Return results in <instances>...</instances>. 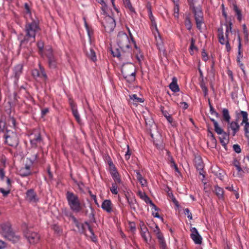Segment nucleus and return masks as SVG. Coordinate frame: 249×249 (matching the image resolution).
Instances as JSON below:
<instances>
[{
	"instance_id": "obj_1",
	"label": "nucleus",
	"mask_w": 249,
	"mask_h": 249,
	"mask_svg": "<svg viewBox=\"0 0 249 249\" xmlns=\"http://www.w3.org/2000/svg\"><path fill=\"white\" fill-rule=\"evenodd\" d=\"M24 6L25 9L24 16L27 20L25 26L26 37L31 39V42H33L35 41L36 34L40 30L39 21L32 17L31 10L27 3H25Z\"/></svg>"
},
{
	"instance_id": "obj_2",
	"label": "nucleus",
	"mask_w": 249,
	"mask_h": 249,
	"mask_svg": "<svg viewBox=\"0 0 249 249\" xmlns=\"http://www.w3.org/2000/svg\"><path fill=\"white\" fill-rule=\"evenodd\" d=\"M129 34L131 36V40L126 33L120 32L117 36L116 43L124 53H126L128 56H131V43L135 45L136 48H137V46L130 32Z\"/></svg>"
},
{
	"instance_id": "obj_3",
	"label": "nucleus",
	"mask_w": 249,
	"mask_h": 249,
	"mask_svg": "<svg viewBox=\"0 0 249 249\" xmlns=\"http://www.w3.org/2000/svg\"><path fill=\"white\" fill-rule=\"evenodd\" d=\"M231 23H230L229 25L226 24V29L224 35L223 29L220 28L218 29V37L219 43L222 45H225L226 49L229 52L231 50V47L229 43L230 34H232Z\"/></svg>"
},
{
	"instance_id": "obj_4",
	"label": "nucleus",
	"mask_w": 249,
	"mask_h": 249,
	"mask_svg": "<svg viewBox=\"0 0 249 249\" xmlns=\"http://www.w3.org/2000/svg\"><path fill=\"white\" fill-rule=\"evenodd\" d=\"M66 198L71 211L75 213H78L82 210V206L77 195L68 191L66 193Z\"/></svg>"
},
{
	"instance_id": "obj_5",
	"label": "nucleus",
	"mask_w": 249,
	"mask_h": 249,
	"mask_svg": "<svg viewBox=\"0 0 249 249\" xmlns=\"http://www.w3.org/2000/svg\"><path fill=\"white\" fill-rule=\"evenodd\" d=\"M122 73L124 78L128 83H132L135 80L136 69L132 63L124 64L122 68Z\"/></svg>"
},
{
	"instance_id": "obj_6",
	"label": "nucleus",
	"mask_w": 249,
	"mask_h": 249,
	"mask_svg": "<svg viewBox=\"0 0 249 249\" xmlns=\"http://www.w3.org/2000/svg\"><path fill=\"white\" fill-rule=\"evenodd\" d=\"M71 218L75 224V225L77 227L78 231L80 233H84L86 232L87 229H88L89 232L90 233L91 236L90 238H91L93 242H96L97 241V238L96 236H95L94 232L90 227L89 224L86 222L84 223H81L78 222V220L76 219V218L73 216H71Z\"/></svg>"
},
{
	"instance_id": "obj_7",
	"label": "nucleus",
	"mask_w": 249,
	"mask_h": 249,
	"mask_svg": "<svg viewBox=\"0 0 249 249\" xmlns=\"http://www.w3.org/2000/svg\"><path fill=\"white\" fill-rule=\"evenodd\" d=\"M190 6L193 8V12L195 15L197 28L199 30L201 29L202 25L203 24V14L200 6L195 7L193 1L189 0Z\"/></svg>"
},
{
	"instance_id": "obj_8",
	"label": "nucleus",
	"mask_w": 249,
	"mask_h": 249,
	"mask_svg": "<svg viewBox=\"0 0 249 249\" xmlns=\"http://www.w3.org/2000/svg\"><path fill=\"white\" fill-rule=\"evenodd\" d=\"M5 142L9 146L16 147L18 143V138L16 132L7 130L5 135Z\"/></svg>"
},
{
	"instance_id": "obj_9",
	"label": "nucleus",
	"mask_w": 249,
	"mask_h": 249,
	"mask_svg": "<svg viewBox=\"0 0 249 249\" xmlns=\"http://www.w3.org/2000/svg\"><path fill=\"white\" fill-rule=\"evenodd\" d=\"M107 163L109 166V172L114 180V181L118 184L121 183V179L120 177L119 173L118 172L116 168L115 167L114 164H113L111 159L110 158H108L107 160Z\"/></svg>"
},
{
	"instance_id": "obj_10",
	"label": "nucleus",
	"mask_w": 249,
	"mask_h": 249,
	"mask_svg": "<svg viewBox=\"0 0 249 249\" xmlns=\"http://www.w3.org/2000/svg\"><path fill=\"white\" fill-rule=\"evenodd\" d=\"M106 14L104 20L103 22V26L107 32H109L112 31L116 26L115 19L111 16Z\"/></svg>"
},
{
	"instance_id": "obj_11",
	"label": "nucleus",
	"mask_w": 249,
	"mask_h": 249,
	"mask_svg": "<svg viewBox=\"0 0 249 249\" xmlns=\"http://www.w3.org/2000/svg\"><path fill=\"white\" fill-rule=\"evenodd\" d=\"M24 236L31 244L37 243L40 239V236L37 232L30 230H27L24 231Z\"/></svg>"
},
{
	"instance_id": "obj_12",
	"label": "nucleus",
	"mask_w": 249,
	"mask_h": 249,
	"mask_svg": "<svg viewBox=\"0 0 249 249\" xmlns=\"http://www.w3.org/2000/svg\"><path fill=\"white\" fill-rule=\"evenodd\" d=\"M33 164V161L27 158V160L24 166L18 170V174L21 177H27L31 175V167Z\"/></svg>"
},
{
	"instance_id": "obj_13",
	"label": "nucleus",
	"mask_w": 249,
	"mask_h": 249,
	"mask_svg": "<svg viewBox=\"0 0 249 249\" xmlns=\"http://www.w3.org/2000/svg\"><path fill=\"white\" fill-rule=\"evenodd\" d=\"M238 119L237 118L235 121H229L228 122L227 125V133L229 134L234 136L235 134L239 131L240 129V125L238 123Z\"/></svg>"
},
{
	"instance_id": "obj_14",
	"label": "nucleus",
	"mask_w": 249,
	"mask_h": 249,
	"mask_svg": "<svg viewBox=\"0 0 249 249\" xmlns=\"http://www.w3.org/2000/svg\"><path fill=\"white\" fill-rule=\"evenodd\" d=\"M236 117L239 119L241 117H242V121L241 123V125H244V131H249V122L248 119V114L246 111H236Z\"/></svg>"
},
{
	"instance_id": "obj_15",
	"label": "nucleus",
	"mask_w": 249,
	"mask_h": 249,
	"mask_svg": "<svg viewBox=\"0 0 249 249\" xmlns=\"http://www.w3.org/2000/svg\"><path fill=\"white\" fill-rule=\"evenodd\" d=\"M25 199L28 202L32 204H36L39 200V198L36 192L32 189L27 191L26 193Z\"/></svg>"
},
{
	"instance_id": "obj_16",
	"label": "nucleus",
	"mask_w": 249,
	"mask_h": 249,
	"mask_svg": "<svg viewBox=\"0 0 249 249\" xmlns=\"http://www.w3.org/2000/svg\"><path fill=\"white\" fill-rule=\"evenodd\" d=\"M102 209L107 213H116V210L114 209L113 205L109 199H106L102 202L101 205Z\"/></svg>"
},
{
	"instance_id": "obj_17",
	"label": "nucleus",
	"mask_w": 249,
	"mask_h": 249,
	"mask_svg": "<svg viewBox=\"0 0 249 249\" xmlns=\"http://www.w3.org/2000/svg\"><path fill=\"white\" fill-rule=\"evenodd\" d=\"M40 71H39L37 69H35L32 71V75L35 78H37L38 77H40L42 78L44 81H46L47 79V75L45 73L44 68L41 66L40 65H39Z\"/></svg>"
},
{
	"instance_id": "obj_18",
	"label": "nucleus",
	"mask_w": 249,
	"mask_h": 249,
	"mask_svg": "<svg viewBox=\"0 0 249 249\" xmlns=\"http://www.w3.org/2000/svg\"><path fill=\"white\" fill-rule=\"evenodd\" d=\"M46 55L48 59L49 67L51 68H55L56 67L57 63L55 58L53 56L51 48H49L46 51Z\"/></svg>"
},
{
	"instance_id": "obj_19",
	"label": "nucleus",
	"mask_w": 249,
	"mask_h": 249,
	"mask_svg": "<svg viewBox=\"0 0 249 249\" xmlns=\"http://www.w3.org/2000/svg\"><path fill=\"white\" fill-rule=\"evenodd\" d=\"M237 37H238V56L237 58V61L238 63L239 64L240 67L242 70L243 71V72L245 73V70L244 68V65L241 63V59L243 57V55L242 54V51H241V48H242V45H241V39L240 37V36L238 33H237Z\"/></svg>"
},
{
	"instance_id": "obj_20",
	"label": "nucleus",
	"mask_w": 249,
	"mask_h": 249,
	"mask_svg": "<svg viewBox=\"0 0 249 249\" xmlns=\"http://www.w3.org/2000/svg\"><path fill=\"white\" fill-rule=\"evenodd\" d=\"M191 237L196 244H201L202 243V238L199 235L197 229L196 228L191 229Z\"/></svg>"
},
{
	"instance_id": "obj_21",
	"label": "nucleus",
	"mask_w": 249,
	"mask_h": 249,
	"mask_svg": "<svg viewBox=\"0 0 249 249\" xmlns=\"http://www.w3.org/2000/svg\"><path fill=\"white\" fill-rule=\"evenodd\" d=\"M11 225L9 223H3L0 225V233L5 238L12 232Z\"/></svg>"
},
{
	"instance_id": "obj_22",
	"label": "nucleus",
	"mask_w": 249,
	"mask_h": 249,
	"mask_svg": "<svg viewBox=\"0 0 249 249\" xmlns=\"http://www.w3.org/2000/svg\"><path fill=\"white\" fill-rule=\"evenodd\" d=\"M6 186L5 188H0V192L2 194L3 196H6L10 192L11 188V180L9 178H6Z\"/></svg>"
},
{
	"instance_id": "obj_23",
	"label": "nucleus",
	"mask_w": 249,
	"mask_h": 249,
	"mask_svg": "<svg viewBox=\"0 0 249 249\" xmlns=\"http://www.w3.org/2000/svg\"><path fill=\"white\" fill-rule=\"evenodd\" d=\"M71 107L72 110V114L75 117L76 121L80 124L81 123V120L80 117V115L78 113L76 106L73 103H71Z\"/></svg>"
},
{
	"instance_id": "obj_24",
	"label": "nucleus",
	"mask_w": 249,
	"mask_h": 249,
	"mask_svg": "<svg viewBox=\"0 0 249 249\" xmlns=\"http://www.w3.org/2000/svg\"><path fill=\"white\" fill-rule=\"evenodd\" d=\"M147 12H148V15L149 17V19L151 20V28L153 29H155L156 31H157V24L154 18V17L153 16L151 9L150 7H147Z\"/></svg>"
},
{
	"instance_id": "obj_25",
	"label": "nucleus",
	"mask_w": 249,
	"mask_h": 249,
	"mask_svg": "<svg viewBox=\"0 0 249 249\" xmlns=\"http://www.w3.org/2000/svg\"><path fill=\"white\" fill-rule=\"evenodd\" d=\"M169 87L170 89L174 92H177L179 91V88L177 83L176 77H174L172 78V81L170 84Z\"/></svg>"
},
{
	"instance_id": "obj_26",
	"label": "nucleus",
	"mask_w": 249,
	"mask_h": 249,
	"mask_svg": "<svg viewBox=\"0 0 249 249\" xmlns=\"http://www.w3.org/2000/svg\"><path fill=\"white\" fill-rule=\"evenodd\" d=\"M126 198L127 199V202L129 204L131 209L133 210L134 211H136V200L134 196L131 197L130 195H125Z\"/></svg>"
},
{
	"instance_id": "obj_27",
	"label": "nucleus",
	"mask_w": 249,
	"mask_h": 249,
	"mask_svg": "<svg viewBox=\"0 0 249 249\" xmlns=\"http://www.w3.org/2000/svg\"><path fill=\"white\" fill-rule=\"evenodd\" d=\"M141 235L144 241L148 243V238L150 237V234L148 232L147 228L143 225V227H141Z\"/></svg>"
},
{
	"instance_id": "obj_28",
	"label": "nucleus",
	"mask_w": 249,
	"mask_h": 249,
	"mask_svg": "<svg viewBox=\"0 0 249 249\" xmlns=\"http://www.w3.org/2000/svg\"><path fill=\"white\" fill-rule=\"evenodd\" d=\"M229 135L230 134H229L228 133H227L226 132L223 133V134L220 135V136L219 137V140L220 143L224 147L226 146L227 144L229 142Z\"/></svg>"
},
{
	"instance_id": "obj_29",
	"label": "nucleus",
	"mask_w": 249,
	"mask_h": 249,
	"mask_svg": "<svg viewBox=\"0 0 249 249\" xmlns=\"http://www.w3.org/2000/svg\"><path fill=\"white\" fill-rule=\"evenodd\" d=\"M5 238L8 240L13 242V243L18 242L20 239V237L18 235L16 234L13 231L8 234Z\"/></svg>"
},
{
	"instance_id": "obj_30",
	"label": "nucleus",
	"mask_w": 249,
	"mask_h": 249,
	"mask_svg": "<svg viewBox=\"0 0 249 249\" xmlns=\"http://www.w3.org/2000/svg\"><path fill=\"white\" fill-rule=\"evenodd\" d=\"M136 173V178L139 181L140 184L142 187L146 186L147 181L146 180L142 177V175L141 174L140 172L138 170L135 171Z\"/></svg>"
},
{
	"instance_id": "obj_31",
	"label": "nucleus",
	"mask_w": 249,
	"mask_h": 249,
	"mask_svg": "<svg viewBox=\"0 0 249 249\" xmlns=\"http://www.w3.org/2000/svg\"><path fill=\"white\" fill-rule=\"evenodd\" d=\"M22 68L23 67L21 65H18L14 68V72L15 74V77L16 79H18L19 76L21 74Z\"/></svg>"
},
{
	"instance_id": "obj_32",
	"label": "nucleus",
	"mask_w": 249,
	"mask_h": 249,
	"mask_svg": "<svg viewBox=\"0 0 249 249\" xmlns=\"http://www.w3.org/2000/svg\"><path fill=\"white\" fill-rule=\"evenodd\" d=\"M233 9L237 16L238 20L239 21H241L242 19V15L241 10L238 8L236 4H233Z\"/></svg>"
},
{
	"instance_id": "obj_33",
	"label": "nucleus",
	"mask_w": 249,
	"mask_h": 249,
	"mask_svg": "<svg viewBox=\"0 0 249 249\" xmlns=\"http://www.w3.org/2000/svg\"><path fill=\"white\" fill-rule=\"evenodd\" d=\"M214 192L219 198H222L223 197L224 191L222 188H220L218 185H215L214 186Z\"/></svg>"
},
{
	"instance_id": "obj_34",
	"label": "nucleus",
	"mask_w": 249,
	"mask_h": 249,
	"mask_svg": "<svg viewBox=\"0 0 249 249\" xmlns=\"http://www.w3.org/2000/svg\"><path fill=\"white\" fill-rule=\"evenodd\" d=\"M96 1L101 5V9L104 14H107L108 12V7L104 0H96Z\"/></svg>"
},
{
	"instance_id": "obj_35",
	"label": "nucleus",
	"mask_w": 249,
	"mask_h": 249,
	"mask_svg": "<svg viewBox=\"0 0 249 249\" xmlns=\"http://www.w3.org/2000/svg\"><path fill=\"white\" fill-rule=\"evenodd\" d=\"M143 200L147 204H149L152 207V209L155 210V211H159V208L152 202L149 197L146 196Z\"/></svg>"
},
{
	"instance_id": "obj_36",
	"label": "nucleus",
	"mask_w": 249,
	"mask_h": 249,
	"mask_svg": "<svg viewBox=\"0 0 249 249\" xmlns=\"http://www.w3.org/2000/svg\"><path fill=\"white\" fill-rule=\"evenodd\" d=\"M222 115L224 119L227 123L230 121L231 117L229 114V110L227 108H223L222 109Z\"/></svg>"
},
{
	"instance_id": "obj_37",
	"label": "nucleus",
	"mask_w": 249,
	"mask_h": 249,
	"mask_svg": "<svg viewBox=\"0 0 249 249\" xmlns=\"http://www.w3.org/2000/svg\"><path fill=\"white\" fill-rule=\"evenodd\" d=\"M41 141L40 136V135H37L36 138L30 140V143L32 146V147H36L37 144L39 142Z\"/></svg>"
},
{
	"instance_id": "obj_38",
	"label": "nucleus",
	"mask_w": 249,
	"mask_h": 249,
	"mask_svg": "<svg viewBox=\"0 0 249 249\" xmlns=\"http://www.w3.org/2000/svg\"><path fill=\"white\" fill-rule=\"evenodd\" d=\"M153 231L155 233L158 239L164 237L157 225H156L155 229L153 230Z\"/></svg>"
},
{
	"instance_id": "obj_39",
	"label": "nucleus",
	"mask_w": 249,
	"mask_h": 249,
	"mask_svg": "<svg viewBox=\"0 0 249 249\" xmlns=\"http://www.w3.org/2000/svg\"><path fill=\"white\" fill-rule=\"evenodd\" d=\"M87 55L93 61H95L96 60L95 52L92 49H90L89 51L87 53Z\"/></svg>"
},
{
	"instance_id": "obj_40",
	"label": "nucleus",
	"mask_w": 249,
	"mask_h": 249,
	"mask_svg": "<svg viewBox=\"0 0 249 249\" xmlns=\"http://www.w3.org/2000/svg\"><path fill=\"white\" fill-rule=\"evenodd\" d=\"M195 165L199 170H202L203 168V163L201 159L198 158L196 160Z\"/></svg>"
},
{
	"instance_id": "obj_41",
	"label": "nucleus",
	"mask_w": 249,
	"mask_h": 249,
	"mask_svg": "<svg viewBox=\"0 0 249 249\" xmlns=\"http://www.w3.org/2000/svg\"><path fill=\"white\" fill-rule=\"evenodd\" d=\"M158 33V36H155V40L157 46L160 48L162 45V41L161 40V37L159 35L158 30L156 31Z\"/></svg>"
},
{
	"instance_id": "obj_42",
	"label": "nucleus",
	"mask_w": 249,
	"mask_h": 249,
	"mask_svg": "<svg viewBox=\"0 0 249 249\" xmlns=\"http://www.w3.org/2000/svg\"><path fill=\"white\" fill-rule=\"evenodd\" d=\"M117 182L112 183L110 190L112 194L117 195L118 193V189Z\"/></svg>"
},
{
	"instance_id": "obj_43",
	"label": "nucleus",
	"mask_w": 249,
	"mask_h": 249,
	"mask_svg": "<svg viewBox=\"0 0 249 249\" xmlns=\"http://www.w3.org/2000/svg\"><path fill=\"white\" fill-rule=\"evenodd\" d=\"M158 240L160 247L161 249H167V245L164 237L160 238Z\"/></svg>"
},
{
	"instance_id": "obj_44",
	"label": "nucleus",
	"mask_w": 249,
	"mask_h": 249,
	"mask_svg": "<svg viewBox=\"0 0 249 249\" xmlns=\"http://www.w3.org/2000/svg\"><path fill=\"white\" fill-rule=\"evenodd\" d=\"M162 113H163L164 116L166 118L168 122L171 124L173 125V124H172V123L173 122V119L172 117V116L170 114H169V113L166 111H162Z\"/></svg>"
},
{
	"instance_id": "obj_45",
	"label": "nucleus",
	"mask_w": 249,
	"mask_h": 249,
	"mask_svg": "<svg viewBox=\"0 0 249 249\" xmlns=\"http://www.w3.org/2000/svg\"><path fill=\"white\" fill-rule=\"evenodd\" d=\"M130 98L136 102L142 103L143 102L142 99L138 97L136 94L130 95Z\"/></svg>"
},
{
	"instance_id": "obj_46",
	"label": "nucleus",
	"mask_w": 249,
	"mask_h": 249,
	"mask_svg": "<svg viewBox=\"0 0 249 249\" xmlns=\"http://www.w3.org/2000/svg\"><path fill=\"white\" fill-rule=\"evenodd\" d=\"M214 130L216 132V133L218 135L223 134V133H226L223 131V130L220 127L219 124L216 125L214 126Z\"/></svg>"
},
{
	"instance_id": "obj_47",
	"label": "nucleus",
	"mask_w": 249,
	"mask_h": 249,
	"mask_svg": "<svg viewBox=\"0 0 249 249\" xmlns=\"http://www.w3.org/2000/svg\"><path fill=\"white\" fill-rule=\"evenodd\" d=\"M175 7H174V16L176 18H178L179 16V5L178 3H175Z\"/></svg>"
},
{
	"instance_id": "obj_48",
	"label": "nucleus",
	"mask_w": 249,
	"mask_h": 249,
	"mask_svg": "<svg viewBox=\"0 0 249 249\" xmlns=\"http://www.w3.org/2000/svg\"><path fill=\"white\" fill-rule=\"evenodd\" d=\"M37 47L39 49V52L40 54H42L44 48V44L41 41H39L37 43Z\"/></svg>"
},
{
	"instance_id": "obj_49",
	"label": "nucleus",
	"mask_w": 249,
	"mask_h": 249,
	"mask_svg": "<svg viewBox=\"0 0 249 249\" xmlns=\"http://www.w3.org/2000/svg\"><path fill=\"white\" fill-rule=\"evenodd\" d=\"M124 3L125 7L128 8L131 11H133L134 9L131 4L129 0H124Z\"/></svg>"
},
{
	"instance_id": "obj_50",
	"label": "nucleus",
	"mask_w": 249,
	"mask_h": 249,
	"mask_svg": "<svg viewBox=\"0 0 249 249\" xmlns=\"http://www.w3.org/2000/svg\"><path fill=\"white\" fill-rule=\"evenodd\" d=\"M9 124L10 125L11 127L15 128L16 127V120L13 117H10L8 120Z\"/></svg>"
},
{
	"instance_id": "obj_51",
	"label": "nucleus",
	"mask_w": 249,
	"mask_h": 249,
	"mask_svg": "<svg viewBox=\"0 0 249 249\" xmlns=\"http://www.w3.org/2000/svg\"><path fill=\"white\" fill-rule=\"evenodd\" d=\"M112 54L113 56L117 57L120 58H121V56L122 55L121 53L118 50V49H116L115 51H112Z\"/></svg>"
},
{
	"instance_id": "obj_52",
	"label": "nucleus",
	"mask_w": 249,
	"mask_h": 249,
	"mask_svg": "<svg viewBox=\"0 0 249 249\" xmlns=\"http://www.w3.org/2000/svg\"><path fill=\"white\" fill-rule=\"evenodd\" d=\"M243 33L244 35V37L247 41H248L249 33L245 25H243Z\"/></svg>"
},
{
	"instance_id": "obj_53",
	"label": "nucleus",
	"mask_w": 249,
	"mask_h": 249,
	"mask_svg": "<svg viewBox=\"0 0 249 249\" xmlns=\"http://www.w3.org/2000/svg\"><path fill=\"white\" fill-rule=\"evenodd\" d=\"M169 196H170L171 198V199L173 201V202L175 204V205L178 207V208L179 205V204H178V201H177V200L176 199L175 197L173 195V194L172 193H171V194H169Z\"/></svg>"
},
{
	"instance_id": "obj_54",
	"label": "nucleus",
	"mask_w": 249,
	"mask_h": 249,
	"mask_svg": "<svg viewBox=\"0 0 249 249\" xmlns=\"http://www.w3.org/2000/svg\"><path fill=\"white\" fill-rule=\"evenodd\" d=\"M28 41H29V40L28 38H25L24 39H23L21 41L20 46H23L25 47H28L29 45H28V44H27ZM30 45H31V43H30V44H29V46H30Z\"/></svg>"
},
{
	"instance_id": "obj_55",
	"label": "nucleus",
	"mask_w": 249,
	"mask_h": 249,
	"mask_svg": "<svg viewBox=\"0 0 249 249\" xmlns=\"http://www.w3.org/2000/svg\"><path fill=\"white\" fill-rule=\"evenodd\" d=\"M185 26H186L187 29L189 30H191V29L192 28V25H191V21H190V19H189V18H186V19L185 20Z\"/></svg>"
},
{
	"instance_id": "obj_56",
	"label": "nucleus",
	"mask_w": 249,
	"mask_h": 249,
	"mask_svg": "<svg viewBox=\"0 0 249 249\" xmlns=\"http://www.w3.org/2000/svg\"><path fill=\"white\" fill-rule=\"evenodd\" d=\"M184 214L187 216V217L190 220L192 219V213L188 208H186L184 210Z\"/></svg>"
},
{
	"instance_id": "obj_57",
	"label": "nucleus",
	"mask_w": 249,
	"mask_h": 249,
	"mask_svg": "<svg viewBox=\"0 0 249 249\" xmlns=\"http://www.w3.org/2000/svg\"><path fill=\"white\" fill-rule=\"evenodd\" d=\"M233 148L234 150L237 153H239L241 152V148L239 145L238 144H234L233 146Z\"/></svg>"
},
{
	"instance_id": "obj_58",
	"label": "nucleus",
	"mask_w": 249,
	"mask_h": 249,
	"mask_svg": "<svg viewBox=\"0 0 249 249\" xmlns=\"http://www.w3.org/2000/svg\"><path fill=\"white\" fill-rule=\"evenodd\" d=\"M152 215L155 217L161 219L162 220H163V218L162 217H161L160 216V215H159V214L158 213V211H155V210H154V211H152Z\"/></svg>"
},
{
	"instance_id": "obj_59",
	"label": "nucleus",
	"mask_w": 249,
	"mask_h": 249,
	"mask_svg": "<svg viewBox=\"0 0 249 249\" xmlns=\"http://www.w3.org/2000/svg\"><path fill=\"white\" fill-rule=\"evenodd\" d=\"M5 178V173L2 169H0V178L2 181H4Z\"/></svg>"
},
{
	"instance_id": "obj_60",
	"label": "nucleus",
	"mask_w": 249,
	"mask_h": 249,
	"mask_svg": "<svg viewBox=\"0 0 249 249\" xmlns=\"http://www.w3.org/2000/svg\"><path fill=\"white\" fill-rule=\"evenodd\" d=\"M127 150L125 154V159L126 160H128L130 158V157L131 155V153H130L129 149V146L127 145Z\"/></svg>"
},
{
	"instance_id": "obj_61",
	"label": "nucleus",
	"mask_w": 249,
	"mask_h": 249,
	"mask_svg": "<svg viewBox=\"0 0 249 249\" xmlns=\"http://www.w3.org/2000/svg\"><path fill=\"white\" fill-rule=\"evenodd\" d=\"M202 57L205 61H206L208 59L207 54L204 50L202 52Z\"/></svg>"
},
{
	"instance_id": "obj_62",
	"label": "nucleus",
	"mask_w": 249,
	"mask_h": 249,
	"mask_svg": "<svg viewBox=\"0 0 249 249\" xmlns=\"http://www.w3.org/2000/svg\"><path fill=\"white\" fill-rule=\"evenodd\" d=\"M195 40L193 38H192L191 40V45L190 47V50H194L195 49H196V47L195 46Z\"/></svg>"
},
{
	"instance_id": "obj_63",
	"label": "nucleus",
	"mask_w": 249,
	"mask_h": 249,
	"mask_svg": "<svg viewBox=\"0 0 249 249\" xmlns=\"http://www.w3.org/2000/svg\"><path fill=\"white\" fill-rule=\"evenodd\" d=\"M234 165L235 166V167L238 172H240L242 171L241 167L240 166V165L238 162L234 163Z\"/></svg>"
},
{
	"instance_id": "obj_64",
	"label": "nucleus",
	"mask_w": 249,
	"mask_h": 249,
	"mask_svg": "<svg viewBox=\"0 0 249 249\" xmlns=\"http://www.w3.org/2000/svg\"><path fill=\"white\" fill-rule=\"evenodd\" d=\"M5 247L6 243L2 240H0V249H3Z\"/></svg>"
}]
</instances>
